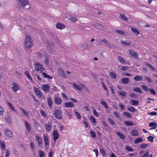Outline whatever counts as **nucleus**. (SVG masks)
Listing matches in <instances>:
<instances>
[{
	"label": "nucleus",
	"mask_w": 157,
	"mask_h": 157,
	"mask_svg": "<svg viewBox=\"0 0 157 157\" xmlns=\"http://www.w3.org/2000/svg\"><path fill=\"white\" fill-rule=\"evenodd\" d=\"M124 123L126 124L129 126H132L134 125V123L132 122L129 121H125Z\"/></svg>",
	"instance_id": "obj_33"
},
{
	"label": "nucleus",
	"mask_w": 157,
	"mask_h": 157,
	"mask_svg": "<svg viewBox=\"0 0 157 157\" xmlns=\"http://www.w3.org/2000/svg\"><path fill=\"white\" fill-rule=\"evenodd\" d=\"M35 69L37 71H43L44 68L41 64L38 63H35L34 65Z\"/></svg>",
	"instance_id": "obj_3"
},
{
	"label": "nucleus",
	"mask_w": 157,
	"mask_h": 157,
	"mask_svg": "<svg viewBox=\"0 0 157 157\" xmlns=\"http://www.w3.org/2000/svg\"><path fill=\"white\" fill-rule=\"evenodd\" d=\"M11 86L12 89L15 92H16L18 90H20V87L16 83H12Z\"/></svg>",
	"instance_id": "obj_4"
},
{
	"label": "nucleus",
	"mask_w": 157,
	"mask_h": 157,
	"mask_svg": "<svg viewBox=\"0 0 157 157\" xmlns=\"http://www.w3.org/2000/svg\"><path fill=\"white\" fill-rule=\"evenodd\" d=\"M42 74L44 75V77L45 78H48L49 79H51L52 77H51L50 75H48L45 72H43Z\"/></svg>",
	"instance_id": "obj_40"
},
{
	"label": "nucleus",
	"mask_w": 157,
	"mask_h": 157,
	"mask_svg": "<svg viewBox=\"0 0 157 157\" xmlns=\"http://www.w3.org/2000/svg\"><path fill=\"white\" fill-rule=\"evenodd\" d=\"M145 79L147 81V82H152L151 80L149 77H145Z\"/></svg>",
	"instance_id": "obj_63"
},
{
	"label": "nucleus",
	"mask_w": 157,
	"mask_h": 157,
	"mask_svg": "<svg viewBox=\"0 0 157 157\" xmlns=\"http://www.w3.org/2000/svg\"><path fill=\"white\" fill-rule=\"evenodd\" d=\"M123 115L128 118H131L132 117V115L129 113L127 112H124L123 113Z\"/></svg>",
	"instance_id": "obj_24"
},
{
	"label": "nucleus",
	"mask_w": 157,
	"mask_h": 157,
	"mask_svg": "<svg viewBox=\"0 0 157 157\" xmlns=\"http://www.w3.org/2000/svg\"><path fill=\"white\" fill-rule=\"evenodd\" d=\"M65 105L67 108H72L74 106V104L71 102H66L65 103Z\"/></svg>",
	"instance_id": "obj_21"
},
{
	"label": "nucleus",
	"mask_w": 157,
	"mask_h": 157,
	"mask_svg": "<svg viewBox=\"0 0 157 157\" xmlns=\"http://www.w3.org/2000/svg\"><path fill=\"white\" fill-rule=\"evenodd\" d=\"M108 120L111 124L113 125H114L115 124V123H114V121L111 118H108Z\"/></svg>",
	"instance_id": "obj_50"
},
{
	"label": "nucleus",
	"mask_w": 157,
	"mask_h": 157,
	"mask_svg": "<svg viewBox=\"0 0 157 157\" xmlns=\"http://www.w3.org/2000/svg\"><path fill=\"white\" fill-rule=\"evenodd\" d=\"M154 138V137L152 136H149L147 138V139L148 141H150L152 142H153V140Z\"/></svg>",
	"instance_id": "obj_48"
},
{
	"label": "nucleus",
	"mask_w": 157,
	"mask_h": 157,
	"mask_svg": "<svg viewBox=\"0 0 157 157\" xmlns=\"http://www.w3.org/2000/svg\"><path fill=\"white\" fill-rule=\"evenodd\" d=\"M39 155L40 157H43L44 155L43 151L41 150H40L39 151Z\"/></svg>",
	"instance_id": "obj_57"
},
{
	"label": "nucleus",
	"mask_w": 157,
	"mask_h": 157,
	"mask_svg": "<svg viewBox=\"0 0 157 157\" xmlns=\"http://www.w3.org/2000/svg\"><path fill=\"white\" fill-rule=\"evenodd\" d=\"M90 134L91 137L94 138L96 136V134L94 131H91L90 132Z\"/></svg>",
	"instance_id": "obj_41"
},
{
	"label": "nucleus",
	"mask_w": 157,
	"mask_h": 157,
	"mask_svg": "<svg viewBox=\"0 0 157 157\" xmlns=\"http://www.w3.org/2000/svg\"><path fill=\"white\" fill-rule=\"evenodd\" d=\"M101 103L106 109H108V106L105 102L101 101Z\"/></svg>",
	"instance_id": "obj_37"
},
{
	"label": "nucleus",
	"mask_w": 157,
	"mask_h": 157,
	"mask_svg": "<svg viewBox=\"0 0 157 157\" xmlns=\"http://www.w3.org/2000/svg\"><path fill=\"white\" fill-rule=\"evenodd\" d=\"M74 113L77 119H81V116L79 113L77 112H75Z\"/></svg>",
	"instance_id": "obj_46"
},
{
	"label": "nucleus",
	"mask_w": 157,
	"mask_h": 157,
	"mask_svg": "<svg viewBox=\"0 0 157 157\" xmlns=\"http://www.w3.org/2000/svg\"><path fill=\"white\" fill-rule=\"evenodd\" d=\"M134 79L136 81H139L142 79L143 78L141 75H136L134 77Z\"/></svg>",
	"instance_id": "obj_18"
},
{
	"label": "nucleus",
	"mask_w": 157,
	"mask_h": 157,
	"mask_svg": "<svg viewBox=\"0 0 157 157\" xmlns=\"http://www.w3.org/2000/svg\"><path fill=\"white\" fill-rule=\"evenodd\" d=\"M0 144L2 149L4 150L5 148V145L4 143L1 141H0Z\"/></svg>",
	"instance_id": "obj_36"
},
{
	"label": "nucleus",
	"mask_w": 157,
	"mask_h": 157,
	"mask_svg": "<svg viewBox=\"0 0 157 157\" xmlns=\"http://www.w3.org/2000/svg\"><path fill=\"white\" fill-rule=\"evenodd\" d=\"M128 67L127 66H122L121 68V69L122 71H125L128 69Z\"/></svg>",
	"instance_id": "obj_60"
},
{
	"label": "nucleus",
	"mask_w": 157,
	"mask_h": 157,
	"mask_svg": "<svg viewBox=\"0 0 157 157\" xmlns=\"http://www.w3.org/2000/svg\"><path fill=\"white\" fill-rule=\"evenodd\" d=\"M25 74L29 79L30 80H32V78L31 77V76H30V75L29 74V72L28 71H25Z\"/></svg>",
	"instance_id": "obj_43"
},
{
	"label": "nucleus",
	"mask_w": 157,
	"mask_h": 157,
	"mask_svg": "<svg viewBox=\"0 0 157 157\" xmlns=\"http://www.w3.org/2000/svg\"><path fill=\"white\" fill-rule=\"evenodd\" d=\"M48 104L49 107H51L52 106V99L51 97H49L47 99Z\"/></svg>",
	"instance_id": "obj_27"
},
{
	"label": "nucleus",
	"mask_w": 157,
	"mask_h": 157,
	"mask_svg": "<svg viewBox=\"0 0 157 157\" xmlns=\"http://www.w3.org/2000/svg\"><path fill=\"white\" fill-rule=\"evenodd\" d=\"M120 95L124 97L126 95V93L124 91H120L118 92Z\"/></svg>",
	"instance_id": "obj_44"
},
{
	"label": "nucleus",
	"mask_w": 157,
	"mask_h": 157,
	"mask_svg": "<svg viewBox=\"0 0 157 157\" xmlns=\"http://www.w3.org/2000/svg\"><path fill=\"white\" fill-rule=\"evenodd\" d=\"M58 72L59 74L62 77H64L65 74L63 70L61 68H59L58 70Z\"/></svg>",
	"instance_id": "obj_20"
},
{
	"label": "nucleus",
	"mask_w": 157,
	"mask_h": 157,
	"mask_svg": "<svg viewBox=\"0 0 157 157\" xmlns=\"http://www.w3.org/2000/svg\"><path fill=\"white\" fill-rule=\"evenodd\" d=\"M117 134L121 139L124 140L125 139V136L123 134L119 132H117Z\"/></svg>",
	"instance_id": "obj_31"
},
{
	"label": "nucleus",
	"mask_w": 157,
	"mask_h": 157,
	"mask_svg": "<svg viewBox=\"0 0 157 157\" xmlns=\"http://www.w3.org/2000/svg\"><path fill=\"white\" fill-rule=\"evenodd\" d=\"M40 113L42 116L44 117H46V114L45 112L42 110H41L40 111Z\"/></svg>",
	"instance_id": "obj_59"
},
{
	"label": "nucleus",
	"mask_w": 157,
	"mask_h": 157,
	"mask_svg": "<svg viewBox=\"0 0 157 157\" xmlns=\"http://www.w3.org/2000/svg\"><path fill=\"white\" fill-rule=\"evenodd\" d=\"M43 137L45 145L46 146L48 145L49 143L48 137L45 135L44 134L43 135Z\"/></svg>",
	"instance_id": "obj_14"
},
{
	"label": "nucleus",
	"mask_w": 157,
	"mask_h": 157,
	"mask_svg": "<svg viewBox=\"0 0 157 157\" xmlns=\"http://www.w3.org/2000/svg\"><path fill=\"white\" fill-rule=\"evenodd\" d=\"M113 114L114 115H115V116L117 118L119 119V118H120V117L119 114H118V113L117 112H114L113 113Z\"/></svg>",
	"instance_id": "obj_62"
},
{
	"label": "nucleus",
	"mask_w": 157,
	"mask_h": 157,
	"mask_svg": "<svg viewBox=\"0 0 157 157\" xmlns=\"http://www.w3.org/2000/svg\"><path fill=\"white\" fill-rule=\"evenodd\" d=\"M145 64L147 65L149 69H151L153 71H154L155 68L151 65L150 64L147 62L145 63Z\"/></svg>",
	"instance_id": "obj_39"
},
{
	"label": "nucleus",
	"mask_w": 157,
	"mask_h": 157,
	"mask_svg": "<svg viewBox=\"0 0 157 157\" xmlns=\"http://www.w3.org/2000/svg\"><path fill=\"white\" fill-rule=\"evenodd\" d=\"M25 124L26 129L28 131H30L31 130V128L30 124L26 121H25Z\"/></svg>",
	"instance_id": "obj_25"
},
{
	"label": "nucleus",
	"mask_w": 157,
	"mask_h": 157,
	"mask_svg": "<svg viewBox=\"0 0 157 157\" xmlns=\"http://www.w3.org/2000/svg\"><path fill=\"white\" fill-rule=\"evenodd\" d=\"M5 133L6 136L9 137H11L13 136L12 132L9 129H6L5 130Z\"/></svg>",
	"instance_id": "obj_7"
},
{
	"label": "nucleus",
	"mask_w": 157,
	"mask_h": 157,
	"mask_svg": "<svg viewBox=\"0 0 157 157\" xmlns=\"http://www.w3.org/2000/svg\"><path fill=\"white\" fill-rule=\"evenodd\" d=\"M49 89V86L47 84L43 85L41 86V89L45 92L48 91Z\"/></svg>",
	"instance_id": "obj_10"
},
{
	"label": "nucleus",
	"mask_w": 157,
	"mask_h": 157,
	"mask_svg": "<svg viewBox=\"0 0 157 157\" xmlns=\"http://www.w3.org/2000/svg\"><path fill=\"white\" fill-rule=\"evenodd\" d=\"M116 31L117 33H118L120 34H121V35H124V32L121 30H116Z\"/></svg>",
	"instance_id": "obj_56"
},
{
	"label": "nucleus",
	"mask_w": 157,
	"mask_h": 157,
	"mask_svg": "<svg viewBox=\"0 0 157 157\" xmlns=\"http://www.w3.org/2000/svg\"><path fill=\"white\" fill-rule=\"evenodd\" d=\"M149 126L151 127H152L150 129L152 130L156 128L157 126V124L155 122H151L149 124Z\"/></svg>",
	"instance_id": "obj_15"
},
{
	"label": "nucleus",
	"mask_w": 157,
	"mask_h": 157,
	"mask_svg": "<svg viewBox=\"0 0 157 157\" xmlns=\"http://www.w3.org/2000/svg\"><path fill=\"white\" fill-rule=\"evenodd\" d=\"M54 102L56 105H60L61 103V99L59 97H55Z\"/></svg>",
	"instance_id": "obj_13"
},
{
	"label": "nucleus",
	"mask_w": 157,
	"mask_h": 157,
	"mask_svg": "<svg viewBox=\"0 0 157 157\" xmlns=\"http://www.w3.org/2000/svg\"><path fill=\"white\" fill-rule=\"evenodd\" d=\"M19 2L21 6L23 7L29 4V2L27 0H19Z\"/></svg>",
	"instance_id": "obj_8"
},
{
	"label": "nucleus",
	"mask_w": 157,
	"mask_h": 157,
	"mask_svg": "<svg viewBox=\"0 0 157 157\" xmlns=\"http://www.w3.org/2000/svg\"><path fill=\"white\" fill-rule=\"evenodd\" d=\"M130 97L134 98H137L138 97L137 94H135L134 93L130 94Z\"/></svg>",
	"instance_id": "obj_45"
},
{
	"label": "nucleus",
	"mask_w": 157,
	"mask_h": 157,
	"mask_svg": "<svg viewBox=\"0 0 157 157\" xmlns=\"http://www.w3.org/2000/svg\"><path fill=\"white\" fill-rule=\"evenodd\" d=\"M118 58L119 62H120L121 63L124 64L125 63V61L124 59L123 58L121 57L120 56H119L118 57Z\"/></svg>",
	"instance_id": "obj_32"
},
{
	"label": "nucleus",
	"mask_w": 157,
	"mask_h": 157,
	"mask_svg": "<svg viewBox=\"0 0 157 157\" xmlns=\"http://www.w3.org/2000/svg\"><path fill=\"white\" fill-rule=\"evenodd\" d=\"M32 39L29 36H27L25 39V45L27 48H30L33 45Z\"/></svg>",
	"instance_id": "obj_1"
},
{
	"label": "nucleus",
	"mask_w": 157,
	"mask_h": 157,
	"mask_svg": "<svg viewBox=\"0 0 157 157\" xmlns=\"http://www.w3.org/2000/svg\"><path fill=\"white\" fill-rule=\"evenodd\" d=\"M128 111L131 112H134L136 111V109L134 108L132 106H130L127 108Z\"/></svg>",
	"instance_id": "obj_29"
},
{
	"label": "nucleus",
	"mask_w": 157,
	"mask_h": 157,
	"mask_svg": "<svg viewBox=\"0 0 157 157\" xmlns=\"http://www.w3.org/2000/svg\"><path fill=\"white\" fill-rule=\"evenodd\" d=\"M66 114L68 116L69 118L71 119L72 117V115L71 113L69 111H67Z\"/></svg>",
	"instance_id": "obj_55"
},
{
	"label": "nucleus",
	"mask_w": 157,
	"mask_h": 157,
	"mask_svg": "<svg viewBox=\"0 0 157 157\" xmlns=\"http://www.w3.org/2000/svg\"><path fill=\"white\" fill-rule=\"evenodd\" d=\"M7 104L9 106L10 108L13 110L14 112H16V111L15 110L14 107L12 105V104L9 101L7 102Z\"/></svg>",
	"instance_id": "obj_35"
},
{
	"label": "nucleus",
	"mask_w": 157,
	"mask_h": 157,
	"mask_svg": "<svg viewBox=\"0 0 157 157\" xmlns=\"http://www.w3.org/2000/svg\"><path fill=\"white\" fill-rule=\"evenodd\" d=\"M129 54L133 57L136 58H138V55L136 52L132 50H130L129 51Z\"/></svg>",
	"instance_id": "obj_11"
},
{
	"label": "nucleus",
	"mask_w": 157,
	"mask_h": 157,
	"mask_svg": "<svg viewBox=\"0 0 157 157\" xmlns=\"http://www.w3.org/2000/svg\"><path fill=\"white\" fill-rule=\"evenodd\" d=\"M131 102L132 103V105L134 106H137L139 105V101L137 100H132Z\"/></svg>",
	"instance_id": "obj_16"
},
{
	"label": "nucleus",
	"mask_w": 157,
	"mask_h": 157,
	"mask_svg": "<svg viewBox=\"0 0 157 157\" xmlns=\"http://www.w3.org/2000/svg\"><path fill=\"white\" fill-rule=\"evenodd\" d=\"M141 86L143 89L146 91H148L149 90L150 88L145 85H142Z\"/></svg>",
	"instance_id": "obj_47"
},
{
	"label": "nucleus",
	"mask_w": 157,
	"mask_h": 157,
	"mask_svg": "<svg viewBox=\"0 0 157 157\" xmlns=\"http://www.w3.org/2000/svg\"><path fill=\"white\" fill-rule=\"evenodd\" d=\"M131 30L133 32L136 34V35H138L140 34V32L137 29L131 27Z\"/></svg>",
	"instance_id": "obj_22"
},
{
	"label": "nucleus",
	"mask_w": 157,
	"mask_h": 157,
	"mask_svg": "<svg viewBox=\"0 0 157 157\" xmlns=\"http://www.w3.org/2000/svg\"><path fill=\"white\" fill-rule=\"evenodd\" d=\"M143 141V139L141 137H138L134 141L135 144H137Z\"/></svg>",
	"instance_id": "obj_26"
},
{
	"label": "nucleus",
	"mask_w": 157,
	"mask_h": 157,
	"mask_svg": "<svg viewBox=\"0 0 157 157\" xmlns=\"http://www.w3.org/2000/svg\"><path fill=\"white\" fill-rule=\"evenodd\" d=\"M121 17V18L123 19L124 20L127 21V18L125 15L124 14H122L120 15Z\"/></svg>",
	"instance_id": "obj_58"
},
{
	"label": "nucleus",
	"mask_w": 157,
	"mask_h": 157,
	"mask_svg": "<svg viewBox=\"0 0 157 157\" xmlns=\"http://www.w3.org/2000/svg\"><path fill=\"white\" fill-rule=\"evenodd\" d=\"M56 26L57 29L61 30L64 29L66 27L64 25L59 23H57L56 25Z\"/></svg>",
	"instance_id": "obj_12"
},
{
	"label": "nucleus",
	"mask_w": 157,
	"mask_h": 157,
	"mask_svg": "<svg viewBox=\"0 0 157 157\" xmlns=\"http://www.w3.org/2000/svg\"><path fill=\"white\" fill-rule=\"evenodd\" d=\"M149 91L150 92L151 94L152 95H155L156 94V91L154 89L150 88Z\"/></svg>",
	"instance_id": "obj_42"
},
{
	"label": "nucleus",
	"mask_w": 157,
	"mask_h": 157,
	"mask_svg": "<svg viewBox=\"0 0 157 157\" xmlns=\"http://www.w3.org/2000/svg\"><path fill=\"white\" fill-rule=\"evenodd\" d=\"M148 146L147 144H141L140 146V147L141 148L144 149L147 147Z\"/></svg>",
	"instance_id": "obj_52"
},
{
	"label": "nucleus",
	"mask_w": 157,
	"mask_h": 157,
	"mask_svg": "<svg viewBox=\"0 0 157 157\" xmlns=\"http://www.w3.org/2000/svg\"><path fill=\"white\" fill-rule=\"evenodd\" d=\"M34 92L36 94V96L39 98H41L42 96L41 92L37 88L34 87Z\"/></svg>",
	"instance_id": "obj_6"
},
{
	"label": "nucleus",
	"mask_w": 157,
	"mask_h": 157,
	"mask_svg": "<svg viewBox=\"0 0 157 157\" xmlns=\"http://www.w3.org/2000/svg\"><path fill=\"white\" fill-rule=\"evenodd\" d=\"M21 109L23 113L24 114V115H25L26 116H29V115L28 113L25 111V110H24L22 108H20Z\"/></svg>",
	"instance_id": "obj_51"
},
{
	"label": "nucleus",
	"mask_w": 157,
	"mask_h": 157,
	"mask_svg": "<svg viewBox=\"0 0 157 157\" xmlns=\"http://www.w3.org/2000/svg\"><path fill=\"white\" fill-rule=\"evenodd\" d=\"M73 87L77 90L81 91L82 90V88L79 85H77L76 84L74 83L73 85Z\"/></svg>",
	"instance_id": "obj_17"
},
{
	"label": "nucleus",
	"mask_w": 157,
	"mask_h": 157,
	"mask_svg": "<svg viewBox=\"0 0 157 157\" xmlns=\"http://www.w3.org/2000/svg\"><path fill=\"white\" fill-rule=\"evenodd\" d=\"M52 126L51 125L48 124L45 125V128L48 131H50L51 129Z\"/></svg>",
	"instance_id": "obj_30"
},
{
	"label": "nucleus",
	"mask_w": 157,
	"mask_h": 157,
	"mask_svg": "<svg viewBox=\"0 0 157 157\" xmlns=\"http://www.w3.org/2000/svg\"><path fill=\"white\" fill-rule=\"evenodd\" d=\"M89 119L93 123L95 124L96 123V119L94 117H90L89 118Z\"/></svg>",
	"instance_id": "obj_49"
},
{
	"label": "nucleus",
	"mask_w": 157,
	"mask_h": 157,
	"mask_svg": "<svg viewBox=\"0 0 157 157\" xmlns=\"http://www.w3.org/2000/svg\"><path fill=\"white\" fill-rule=\"evenodd\" d=\"M121 42L122 44L125 45H129L131 44V42L129 41L121 40Z\"/></svg>",
	"instance_id": "obj_34"
},
{
	"label": "nucleus",
	"mask_w": 157,
	"mask_h": 157,
	"mask_svg": "<svg viewBox=\"0 0 157 157\" xmlns=\"http://www.w3.org/2000/svg\"><path fill=\"white\" fill-rule=\"evenodd\" d=\"M133 90L134 91L136 92L137 93L141 94L142 93V92L140 88H134L133 89Z\"/></svg>",
	"instance_id": "obj_38"
},
{
	"label": "nucleus",
	"mask_w": 157,
	"mask_h": 157,
	"mask_svg": "<svg viewBox=\"0 0 157 157\" xmlns=\"http://www.w3.org/2000/svg\"><path fill=\"white\" fill-rule=\"evenodd\" d=\"M36 138L39 144H41L43 143L42 139L39 136H36Z\"/></svg>",
	"instance_id": "obj_19"
},
{
	"label": "nucleus",
	"mask_w": 157,
	"mask_h": 157,
	"mask_svg": "<svg viewBox=\"0 0 157 157\" xmlns=\"http://www.w3.org/2000/svg\"><path fill=\"white\" fill-rule=\"evenodd\" d=\"M131 134L132 136H137L139 135V132L136 129H133L131 130Z\"/></svg>",
	"instance_id": "obj_9"
},
{
	"label": "nucleus",
	"mask_w": 157,
	"mask_h": 157,
	"mask_svg": "<svg viewBox=\"0 0 157 157\" xmlns=\"http://www.w3.org/2000/svg\"><path fill=\"white\" fill-rule=\"evenodd\" d=\"M101 41L104 42L105 44H107V46L109 47L110 44H109V43L108 41L106 39H104L102 40H101Z\"/></svg>",
	"instance_id": "obj_53"
},
{
	"label": "nucleus",
	"mask_w": 157,
	"mask_h": 157,
	"mask_svg": "<svg viewBox=\"0 0 157 157\" xmlns=\"http://www.w3.org/2000/svg\"><path fill=\"white\" fill-rule=\"evenodd\" d=\"M6 120L8 123L10 124L11 123V121L10 117L7 116L6 117Z\"/></svg>",
	"instance_id": "obj_54"
},
{
	"label": "nucleus",
	"mask_w": 157,
	"mask_h": 157,
	"mask_svg": "<svg viewBox=\"0 0 157 157\" xmlns=\"http://www.w3.org/2000/svg\"><path fill=\"white\" fill-rule=\"evenodd\" d=\"M129 79L128 78H123L121 79V82L124 84H126L128 83Z\"/></svg>",
	"instance_id": "obj_23"
},
{
	"label": "nucleus",
	"mask_w": 157,
	"mask_h": 157,
	"mask_svg": "<svg viewBox=\"0 0 157 157\" xmlns=\"http://www.w3.org/2000/svg\"><path fill=\"white\" fill-rule=\"evenodd\" d=\"M100 152L103 155H105L106 154L105 150L103 149H100Z\"/></svg>",
	"instance_id": "obj_61"
},
{
	"label": "nucleus",
	"mask_w": 157,
	"mask_h": 157,
	"mask_svg": "<svg viewBox=\"0 0 157 157\" xmlns=\"http://www.w3.org/2000/svg\"><path fill=\"white\" fill-rule=\"evenodd\" d=\"M109 76L113 79H116L117 77V75L115 73L112 72L110 73Z\"/></svg>",
	"instance_id": "obj_28"
},
{
	"label": "nucleus",
	"mask_w": 157,
	"mask_h": 157,
	"mask_svg": "<svg viewBox=\"0 0 157 157\" xmlns=\"http://www.w3.org/2000/svg\"><path fill=\"white\" fill-rule=\"evenodd\" d=\"M53 139L54 141H56L59 136V134L58 131L56 130H54L53 133Z\"/></svg>",
	"instance_id": "obj_5"
},
{
	"label": "nucleus",
	"mask_w": 157,
	"mask_h": 157,
	"mask_svg": "<svg viewBox=\"0 0 157 157\" xmlns=\"http://www.w3.org/2000/svg\"><path fill=\"white\" fill-rule=\"evenodd\" d=\"M126 149L128 151H132L133 149L132 148L130 147L129 146H126Z\"/></svg>",
	"instance_id": "obj_64"
},
{
	"label": "nucleus",
	"mask_w": 157,
	"mask_h": 157,
	"mask_svg": "<svg viewBox=\"0 0 157 157\" xmlns=\"http://www.w3.org/2000/svg\"><path fill=\"white\" fill-rule=\"evenodd\" d=\"M54 114L55 117L58 119H61L62 117L61 111L59 109H56L54 111Z\"/></svg>",
	"instance_id": "obj_2"
}]
</instances>
